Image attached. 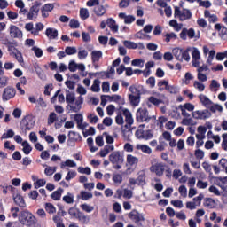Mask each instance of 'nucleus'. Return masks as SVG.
I'll use <instances>...</instances> for the list:
<instances>
[{
    "mask_svg": "<svg viewBox=\"0 0 227 227\" xmlns=\"http://www.w3.org/2000/svg\"><path fill=\"white\" fill-rule=\"evenodd\" d=\"M15 95H17V90L12 86H7L2 93V100L3 102H8V100L15 98Z\"/></svg>",
    "mask_w": 227,
    "mask_h": 227,
    "instance_id": "7",
    "label": "nucleus"
},
{
    "mask_svg": "<svg viewBox=\"0 0 227 227\" xmlns=\"http://www.w3.org/2000/svg\"><path fill=\"white\" fill-rule=\"evenodd\" d=\"M100 58H102V52L100 51H93L91 52L92 63L100 61Z\"/></svg>",
    "mask_w": 227,
    "mask_h": 227,
    "instance_id": "24",
    "label": "nucleus"
},
{
    "mask_svg": "<svg viewBox=\"0 0 227 227\" xmlns=\"http://www.w3.org/2000/svg\"><path fill=\"white\" fill-rule=\"evenodd\" d=\"M8 76L0 75V88H6L8 86Z\"/></svg>",
    "mask_w": 227,
    "mask_h": 227,
    "instance_id": "44",
    "label": "nucleus"
},
{
    "mask_svg": "<svg viewBox=\"0 0 227 227\" xmlns=\"http://www.w3.org/2000/svg\"><path fill=\"white\" fill-rule=\"evenodd\" d=\"M137 121H139L140 123L143 121H150L152 120L151 117L148 116V109L146 108H139L137 112Z\"/></svg>",
    "mask_w": 227,
    "mask_h": 227,
    "instance_id": "10",
    "label": "nucleus"
},
{
    "mask_svg": "<svg viewBox=\"0 0 227 227\" xmlns=\"http://www.w3.org/2000/svg\"><path fill=\"white\" fill-rule=\"evenodd\" d=\"M127 162L129 166H135V164H137L139 162V159L132 154H128Z\"/></svg>",
    "mask_w": 227,
    "mask_h": 227,
    "instance_id": "27",
    "label": "nucleus"
},
{
    "mask_svg": "<svg viewBox=\"0 0 227 227\" xmlns=\"http://www.w3.org/2000/svg\"><path fill=\"white\" fill-rule=\"evenodd\" d=\"M106 26L114 31V33H118V25H116V21L113 18H109L106 20Z\"/></svg>",
    "mask_w": 227,
    "mask_h": 227,
    "instance_id": "21",
    "label": "nucleus"
},
{
    "mask_svg": "<svg viewBox=\"0 0 227 227\" xmlns=\"http://www.w3.org/2000/svg\"><path fill=\"white\" fill-rule=\"evenodd\" d=\"M82 210H83V212H87L88 214H90V212H93V210H95V207L93 206H90L88 204H82L81 206Z\"/></svg>",
    "mask_w": 227,
    "mask_h": 227,
    "instance_id": "45",
    "label": "nucleus"
},
{
    "mask_svg": "<svg viewBox=\"0 0 227 227\" xmlns=\"http://www.w3.org/2000/svg\"><path fill=\"white\" fill-rule=\"evenodd\" d=\"M62 200L65 201V203H67V205H72V203H74V194L67 192V194L64 196Z\"/></svg>",
    "mask_w": 227,
    "mask_h": 227,
    "instance_id": "35",
    "label": "nucleus"
},
{
    "mask_svg": "<svg viewBox=\"0 0 227 227\" xmlns=\"http://www.w3.org/2000/svg\"><path fill=\"white\" fill-rule=\"evenodd\" d=\"M113 182L114 184H121V182H123V176H121V174H114L113 176Z\"/></svg>",
    "mask_w": 227,
    "mask_h": 227,
    "instance_id": "49",
    "label": "nucleus"
},
{
    "mask_svg": "<svg viewBox=\"0 0 227 227\" xmlns=\"http://www.w3.org/2000/svg\"><path fill=\"white\" fill-rule=\"evenodd\" d=\"M45 35L50 40H56L58 38V31L54 28H47Z\"/></svg>",
    "mask_w": 227,
    "mask_h": 227,
    "instance_id": "20",
    "label": "nucleus"
},
{
    "mask_svg": "<svg viewBox=\"0 0 227 227\" xmlns=\"http://www.w3.org/2000/svg\"><path fill=\"white\" fill-rule=\"evenodd\" d=\"M204 207L206 208H214L215 207V200L212 198H206L204 200Z\"/></svg>",
    "mask_w": 227,
    "mask_h": 227,
    "instance_id": "26",
    "label": "nucleus"
},
{
    "mask_svg": "<svg viewBox=\"0 0 227 227\" xmlns=\"http://www.w3.org/2000/svg\"><path fill=\"white\" fill-rule=\"evenodd\" d=\"M91 91L94 93H98L100 91V81L98 80H94L93 84L91 86Z\"/></svg>",
    "mask_w": 227,
    "mask_h": 227,
    "instance_id": "36",
    "label": "nucleus"
},
{
    "mask_svg": "<svg viewBox=\"0 0 227 227\" xmlns=\"http://www.w3.org/2000/svg\"><path fill=\"white\" fill-rule=\"evenodd\" d=\"M146 176L145 174L139 175L138 177L137 178V183L138 185H145L146 184Z\"/></svg>",
    "mask_w": 227,
    "mask_h": 227,
    "instance_id": "52",
    "label": "nucleus"
},
{
    "mask_svg": "<svg viewBox=\"0 0 227 227\" xmlns=\"http://www.w3.org/2000/svg\"><path fill=\"white\" fill-rule=\"evenodd\" d=\"M153 131H152V129L144 131L143 139H145V141H150V139H153Z\"/></svg>",
    "mask_w": 227,
    "mask_h": 227,
    "instance_id": "37",
    "label": "nucleus"
},
{
    "mask_svg": "<svg viewBox=\"0 0 227 227\" xmlns=\"http://www.w3.org/2000/svg\"><path fill=\"white\" fill-rule=\"evenodd\" d=\"M88 58V51L86 50H82L78 51L79 59H86Z\"/></svg>",
    "mask_w": 227,
    "mask_h": 227,
    "instance_id": "62",
    "label": "nucleus"
},
{
    "mask_svg": "<svg viewBox=\"0 0 227 227\" xmlns=\"http://www.w3.org/2000/svg\"><path fill=\"white\" fill-rule=\"evenodd\" d=\"M21 145L23 146V153L25 155H29L33 151V147H31V145H29L28 141H23Z\"/></svg>",
    "mask_w": 227,
    "mask_h": 227,
    "instance_id": "22",
    "label": "nucleus"
},
{
    "mask_svg": "<svg viewBox=\"0 0 227 227\" xmlns=\"http://www.w3.org/2000/svg\"><path fill=\"white\" fill-rule=\"evenodd\" d=\"M151 173H155L156 176H162L166 171V164L157 162L150 167Z\"/></svg>",
    "mask_w": 227,
    "mask_h": 227,
    "instance_id": "9",
    "label": "nucleus"
},
{
    "mask_svg": "<svg viewBox=\"0 0 227 227\" xmlns=\"http://www.w3.org/2000/svg\"><path fill=\"white\" fill-rule=\"evenodd\" d=\"M35 117L32 115H27L21 120L20 127L21 130L26 133L27 130L33 129V127H35Z\"/></svg>",
    "mask_w": 227,
    "mask_h": 227,
    "instance_id": "6",
    "label": "nucleus"
},
{
    "mask_svg": "<svg viewBox=\"0 0 227 227\" xmlns=\"http://www.w3.org/2000/svg\"><path fill=\"white\" fill-rule=\"evenodd\" d=\"M146 84H148L150 86V88H155V77L150 76L146 80Z\"/></svg>",
    "mask_w": 227,
    "mask_h": 227,
    "instance_id": "64",
    "label": "nucleus"
},
{
    "mask_svg": "<svg viewBox=\"0 0 227 227\" xmlns=\"http://www.w3.org/2000/svg\"><path fill=\"white\" fill-rule=\"evenodd\" d=\"M58 121V115L56 114V113L51 112L48 118V125H52V123H54V121Z\"/></svg>",
    "mask_w": 227,
    "mask_h": 227,
    "instance_id": "42",
    "label": "nucleus"
},
{
    "mask_svg": "<svg viewBox=\"0 0 227 227\" xmlns=\"http://www.w3.org/2000/svg\"><path fill=\"white\" fill-rule=\"evenodd\" d=\"M15 136L13 129H8L6 133H4L1 137V139H10Z\"/></svg>",
    "mask_w": 227,
    "mask_h": 227,
    "instance_id": "43",
    "label": "nucleus"
},
{
    "mask_svg": "<svg viewBox=\"0 0 227 227\" xmlns=\"http://www.w3.org/2000/svg\"><path fill=\"white\" fill-rule=\"evenodd\" d=\"M182 61H191V55H189V49H186L184 51H183V53H182Z\"/></svg>",
    "mask_w": 227,
    "mask_h": 227,
    "instance_id": "54",
    "label": "nucleus"
},
{
    "mask_svg": "<svg viewBox=\"0 0 227 227\" xmlns=\"http://www.w3.org/2000/svg\"><path fill=\"white\" fill-rule=\"evenodd\" d=\"M192 114L195 120H207V118H210V116H212V113L207 109L193 111Z\"/></svg>",
    "mask_w": 227,
    "mask_h": 227,
    "instance_id": "11",
    "label": "nucleus"
},
{
    "mask_svg": "<svg viewBox=\"0 0 227 227\" xmlns=\"http://www.w3.org/2000/svg\"><path fill=\"white\" fill-rule=\"evenodd\" d=\"M182 125H185L186 127H189V125H196V122L194 121V120H192V118H184L182 120Z\"/></svg>",
    "mask_w": 227,
    "mask_h": 227,
    "instance_id": "39",
    "label": "nucleus"
},
{
    "mask_svg": "<svg viewBox=\"0 0 227 227\" xmlns=\"http://www.w3.org/2000/svg\"><path fill=\"white\" fill-rule=\"evenodd\" d=\"M80 18L82 20H86V19L90 18V12L86 8H81L80 9Z\"/></svg>",
    "mask_w": 227,
    "mask_h": 227,
    "instance_id": "33",
    "label": "nucleus"
},
{
    "mask_svg": "<svg viewBox=\"0 0 227 227\" xmlns=\"http://www.w3.org/2000/svg\"><path fill=\"white\" fill-rule=\"evenodd\" d=\"M40 8H42V2L35 1L33 5L27 9L20 10V15H24L27 18V20H34L36 22V19H38V15L40 13Z\"/></svg>",
    "mask_w": 227,
    "mask_h": 227,
    "instance_id": "1",
    "label": "nucleus"
},
{
    "mask_svg": "<svg viewBox=\"0 0 227 227\" xmlns=\"http://www.w3.org/2000/svg\"><path fill=\"white\" fill-rule=\"evenodd\" d=\"M56 171V167H48L44 169V175L47 176H52V174Z\"/></svg>",
    "mask_w": 227,
    "mask_h": 227,
    "instance_id": "57",
    "label": "nucleus"
},
{
    "mask_svg": "<svg viewBox=\"0 0 227 227\" xmlns=\"http://www.w3.org/2000/svg\"><path fill=\"white\" fill-rule=\"evenodd\" d=\"M176 38H177L176 34H175L174 32L165 35V42L167 43H169V42H171V40H176Z\"/></svg>",
    "mask_w": 227,
    "mask_h": 227,
    "instance_id": "40",
    "label": "nucleus"
},
{
    "mask_svg": "<svg viewBox=\"0 0 227 227\" xmlns=\"http://www.w3.org/2000/svg\"><path fill=\"white\" fill-rule=\"evenodd\" d=\"M40 31H43V23L42 22H38L35 24V29H34L31 32V35H34L35 36H38V33H40Z\"/></svg>",
    "mask_w": 227,
    "mask_h": 227,
    "instance_id": "29",
    "label": "nucleus"
},
{
    "mask_svg": "<svg viewBox=\"0 0 227 227\" xmlns=\"http://www.w3.org/2000/svg\"><path fill=\"white\" fill-rule=\"evenodd\" d=\"M80 194H81V199L83 201H88V200H91V198H93V193L91 192L82 191L80 192Z\"/></svg>",
    "mask_w": 227,
    "mask_h": 227,
    "instance_id": "32",
    "label": "nucleus"
},
{
    "mask_svg": "<svg viewBox=\"0 0 227 227\" xmlns=\"http://www.w3.org/2000/svg\"><path fill=\"white\" fill-rule=\"evenodd\" d=\"M69 26H70L71 29H77V28H79V26H80L79 20H77L75 19L71 20L70 22H69Z\"/></svg>",
    "mask_w": 227,
    "mask_h": 227,
    "instance_id": "55",
    "label": "nucleus"
},
{
    "mask_svg": "<svg viewBox=\"0 0 227 227\" xmlns=\"http://www.w3.org/2000/svg\"><path fill=\"white\" fill-rule=\"evenodd\" d=\"M82 141V137L81 134L75 132V131H69L68 133V145H71L73 146H75V143Z\"/></svg>",
    "mask_w": 227,
    "mask_h": 227,
    "instance_id": "12",
    "label": "nucleus"
},
{
    "mask_svg": "<svg viewBox=\"0 0 227 227\" xmlns=\"http://www.w3.org/2000/svg\"><path fill=\"white\" fill-rule=\"evenodd\" d=\"M129 91H131L132 94L129 95V100L131 106L137 107V106H139V102H141V91L135 86H130Z\"/></svg>",
    "mask_w": 227,
    "mask_h": 227,
    "instance_id": "5",
    "label": "nucleus"
},
{
    "mask_svg": "<svg viewBox=\"0 0 227 227\" xmlns=\"http://www.w3.org/2000/svg\"><path fill=\"white\" fill-rule=\"evenodd\" d=\"M44 208L48 214H56V207L52 203H45Z\"/></svg>",
    "mask_w": 227,
    "mask_h": 227,
    "instance_id": "31",
    "label": "nucleus"
},
{
    "mask_svg": "<svg viewBox=\"0 0 227 227\" xmlns=\"http://www.w3.org/2000/svg\"><path fill=\"white\" fill-rule=\"evenodd\" d=\"M32 51L36 58H42L43 56V51L36 46L32 47Z\"/></svg>",
    "mask_w": 227,
    "mask_h": 227,
    "instance_id": "47",
    "label": "nucleus"
},
{
    "mask_svg": "<svg viewBox=\"0 0 227 227\" xmlns=\"http://www.w3.org/2000/svg\"><path fill=\"white\" fill-rule=\"evenodd\" d=\"M129 219L130 221H133L135 224H137V226H141V222L145 221V216L143 214L139 213V211L133 209L131 212L128 214Z\"/></svg>",
    "mask_w": 227,
    "mask_h": 227,
    "instance_id": "8",
    "label": "nucleus"
},
{
    "mask_svg": "<svg viewBox=\"0 0 227 227\" xmlns=\"http://www.w3.org/2000/svg\"><path fill=\"white\" fill-rule=\"evenodd\" d=\"M83 120H84V117H82V114H74V121L77 123V127H81V123H82Z\"/></svg>",
    "mask_w": 227,
    "mask_h": 227,
    "instance_id": "51",
    "label": "nucleus"
},
{
    "mask_svg": "<svg viewBox=\"0 0 227 227\" xmlns=\"http://www.w3.org/2000/svg\"><path fill=\"white\" fill-rule=\"evenodd\" d=\"M61 194H63V188H59L51 193V200H54V201H59V200H61Z\"/></svg>",
    "mask_w": 227,
    "mask_h": 227,
    "instance_id": "23",
    "label": "nucleus"
},
{
    "mask_svg": "<svg viewBox=\"0 0 227 227\" xmlns=\"http://www.w3.org/2000/svg\"><path fill=\"white\" fill-rule=\"evenodd\" d=\"M132 67H139V68H143L145 67V60L141 59H135L131 61Z\"/></svg>",
    "mask_w": 227,
    "mask_h": 227,
    "instance_id": "34",
    "label": "nucleus"
},
{
    "mask_svg": "<svg viewBox=\"0 0 227 227\" xmlns=\"http://www.w3.org/2000/svg\"><path fill=\"white\" fill-rule=\"evenodd\" d=\"M47 184V181L45 179H38L35 183V189H40V187H44V185Z\"/></svg>",
    "mask_w": 227,
    "mask_h": 227,
    "instance_id": "53",
    "label": "nucleus"
},
{
    "mask_svg": "<svg viewBox=\"0 0 227 227\" xmlns=\"http://www.w3.org/2000/svg\"><path fill=\"white\" fill-rule=\"evenodd\" d=\"M35 220L36 217H35L29 211H21L20 213L19 221L21 223V227L28 226Z\"/></svg>",
    "mask_w": 227,
    "mask_h": 227,
    "instance_id": "4",
    "label": "nucleus"
},
{
    "mask_svg": "<svg viewBox=\"0 0 227 227\" xmlns=\"http://www.w3.org/2000/svg\"><path fill=\"white\" fill-rule=\"evenodd\" d=\"M114 165V169H121V164L125 162V156L121 151H114L108 157Z\"/></svg>",
    "mask_w": 227,
    "mask_h": 227,
    "instance_id": "3",
    "label": "nucleus"
},
{
    "mask_svg": "<svg viewBox=\"0 0 227 227\" xmlns=\"http://www.w3.org/2000/svg\"><path fill=\"white\" fill-rule=\"evenodd\" d=\"M14 203L20 207L21 208H26V201H24V198L20 194H16L13 197Z\"/></svg>",
    "mask_w": 227,
    "mask_h": 227,
    "instance_id": "19",
    "label": "nucleus"
},
{
    "mask_svg": "<svg viewBox=\"0 0 227 227\" xmlns=\"http://www.w3.org/2000/svg\"><path fill=\"white\" fill-rule=\"evenodd\" d=\"M157 85L160 91H164V90H169V88H173L167 80H160Z\"/></svg>",
    "mask_w": 227,
    "mask_h": 227,
    "instance_id": "18",
    "label": "nucleus"
},
{
    "mask_svg": "<svg viewBox=\"0 0 227 227\" xmlns=\"http://www.w3.org/2000/svg\"><path fill=\"white\" fill-rule=\"evenodd\" d=\"M192 59H200L201 55H200V51L198 50V48H194V50L192 53Z\"/></svg>",
    "mask_w": 227,
    "mask_h": 227,
    "instance_id": "61",
    "label": "nucleus"
},
{
    "mask_svg": "<svg viewBox=\"0 0 227 227\" xmlns=\"http://www.w3.org/2000/svg\"><path fill=\"white\" fill-rule=\"evenodd\" d=\"M199 99L200 100V103L202 104V106H204V107H210V106H212V104H214L212 102V100H210V98H208V97H207L206 95L200 94L199 96Z\"/></svg>",
    "mask_w": 227,
    "mask_h": 227,
    "instance_id": "16",
    "label": "nucleus"
},
{
    "mask_svg": "<svg viewBox=\"0 0 227 227\" xmlns=\"http://www.w3.org/2000/svg\"><path fill=\"white\" fill-rule=\"evenodd\" d=\"M78 173H81L82 175H91V168H90L89 167H79Z\"/></svg>",
    "mask_w": 227,
    "mask_h": 227,
    "instance_id": "46",
    "label": "nucleus"
},
{
    "mask_svg": "<svg viewBox=\"0 0 227 227\" xmlns=\"http://www.w3.org/2000/svg\"><path fill=\"white\" fill-rule=\"evenodd\" d=\"M199 6H202L203 8H210V6H212V3H210L209 0H206V1H199Z\"/></svg>",
    "mask_w": 227,
    "mask_h": 227,
    "instance_id": "58",
    "label": "nucleus"
},
{
    "mask_svg": "<svg viewBox=\"0 0 227 227\" xmlns=\"http://www.w3.org/2000/svg\"><path fill=\"white\" fill-rule=\"evenodd\" d=\"M65 52L67 56H72L74 54H77V49L75 47L67 46L66 47Z\"/></svg>",
    "mask_w": 227,
    "mask_h": 227,
    "instance_id": "41",
    "label": "nucleus"
},
{
    "mask_svg": "<svg viewBox=\"0 0 227 227\" xmlns=\"http://www.w3.org/2000/svg\"><path fill=\"white\" fill-rule=\"evenodd\" d=\"M65 166H67V168H75V166H77V163H75V161L67 159L65 162H62L60 165L61 169H63V168H65Z\"/></svg>",
    "mask_w": 227,
    "mask_h": 227,
    "instance_id": "30",
    "label": "nucleus"
},
{
    "mask_svg": "<svg viewBox=\"0 0 227 227\" xmlns=\"http://www.w3.org/2000/svg\"><path fill=\"white\" fill-rule=\"evenodd\" d=\"M43 19H47L49 17V12L54 10V4H45L40 7Z\"/></svg>",
    "mask_w": 227,
    "mask_h": 227,
    "instance_id": "13",
    "label": "nucleus"
},
{
    "mask_svg": "<svg viewBox=\"0 0 227 227\" xmlns=\"http://www.w3.org/2000/svg\"><path fill=\"white\" fill-rule=\"evenodd\" d=\"M110 98H112L114 100V102H119V104H121V106H123V104H125V100H123V98H121V96L120 95H114L110 97Z\"/></svg>",
    "mask_w": 227,
    "mask_h": 227,
    "instance_id": "56",
    "label": "nucleus"
},
{
    "mask_svg": "<svg viewBox=\"0 0 227 227\" xmlns=\"http://www.w3.org/2000/svg\"><path fill=\"white\" fill-rule=\"evenodd\" d=\"M192 17V13L189 9H184L181 12V16H179V20L184 22V20H189Z\"/></svg>",
    "mask_w": 227,
    "mask_h": 227,
    "instance_id": "17",
    "label": "nucleus"
},
{
    "mask_svg": "<svg viewBox=\"0 0 227 227\" xmlns=\"http://www.w3.org/2000/svg\"><path fill=\"white\" fill-rule=\"evenodd\" d=\"M172 52H173L175 58L177 59V61L182 62V54L184 52V50L179 49V48H174Z\"/></svg>",
    "mask_w": 227,
    "mask_h": 227,
    "instance_id": "28",
    "label": "nucleus"
},
{
    "mask_svg": "<svg viewBox=\"0 0 227 227\" xmlns=\"http://www.w3.org/2000/svg\"><path fill=\"white\" fill-rule=\"evenodd\" d=\"M93 12L97 17H103V15H106L107 9H106L104 5L98 4V6L94 7Z\"/></svg>",
    "mask_w": 227,
    "mask_h": 227,
    "instance_id": "15",
    "label": "nucleus"
},
{
    "mask_svg": "<svg viewBox=\"0 0 227 227\" xmlns=\"http://www.w3.org/2000/svg\"><path fill=\"white\" fill-rule=\"evenodd\" d=\"M194 88H197L199 91H205V84L200 83V82L195 81L193 83Z\"/></svg>",
    "mask_w": 227,
    "mask_h": 227,
    "instance_id": "59",
    "label": "nucleus"
},
{
    "mask_svg": "<svg viewBox=\"0 0 227 227\" xmlns=\"http://www.w3.org/2000/svg\"><path fill=\"white\" fill-rule=\"evenodd\" d=\"M137 150H141L143 153L150 155L152 153V148L146 145H137Z\"/></svg>",
    "mask_w": 227,
    "mask_h": 227,
    "instance_id": "25",
    "label": "nucleus"
},
{
    "mask_svg": "<svg viewBox=\"0 0 227 227\" xmlns=\"http://www.w3.org/2000/svg\"><path fill=\"white\" fill-rule=\"evenodd\" d=\"M11 38H22V30H20L17 26L12 25L10 27Z\"/></svg>",
    "mask_w": 227,
    "mask_h": 227,
    "instance_id": "14",
    "label": "nucleus"
},
{
    "mask_svg": "<svg viewBox=\"0 0 227 227\" xmlns=\"http://www.w3.org/2000/svg\"><path fill=\"white\" fill-rule=\"evenodd\" d=\"M15 45H17V43H16V44H9V46H7V50H8V52H10V56L16 55L17 51H19V50H17V48H15Z\"/></svg>",
    "mask_w": 227,
    "mask_h": 227,
    "instance_id": "50",
    "label": "nucleus"
},
{
    "mask_svg": "<svg viewBox=\"0 0 227 227\" xmlns=\"http://www.w3.org/2000/svg\"><path fill=\"white\" fill-rule=\"evenodd\" d=\"M115 122L117 125H123L125 121H123V115L121 114H118L117 116L115 117Z\"/></svg>",
    "mask_w": 227,
    "mask_h": 227,
    "instance_id": "63",
    "label": "nucleus"
},
{
    "mask_svg": "<svg viewBox=\"0 0 227 227\" xmlns=\"http://www.w3.org/2000/svg\"><path fill=\"white\" fill-rule=\"evenodd\" d=\"M68 70L70 72H76L77 71V63H75V61H74V60L69 62Z\"/></svg>",
    "mask_w": 227,
    "mask_h": 227,
    "instance_id": "60",
    "label": "nucleus"
},
{
    "mask_svg": "<svg viewBox=\"0 0 227 227\" xmlns=\"http://www.w3.org/2000/svg\"><path fill=\"white\" fill-rule=\"evenodd\" d=\"M123 45L126 49H137V43L132 41H124Z\"/></svg>",
    "mask_w": 227,
    "mask_h": 227,
    "instance_id": "38",
    "label": "nucleus"
},
{
    "mask_svg": "<svg viewBox=\"0 0 227 227\" xmlns=\"http://www.w3.org/2000/svg\"><path fill=\"white\" fill-rule=\"evenodd\" d=\"M66 102L67 104H74V106H70V110L73 111V113H79L81 109H82V104H84V98L82 96H79L75 99V93L70 92V90H67L66 94Z\"/></svg>",
    "mask_w": 227,
    "mask_h": 227,
    "instance_id": "2",
    "label": "nucleus"
},
{
    "mask_svg": "<svg viewBox=\"0 0 227 227\" xmlns=\"http://www.w3.org/2000/svg\"><path fill=\"white\" fill-rule=\"evenodd\" d=\"M0 187L1 189H3L2 190L3 194H8V191L13 192V190L15 189L13 188V186L8 185L6 184L4 185H0Z\"/></svg>",
    "mask_w": 227,
    "mask_h": 227,
    "instance_id": "48",
    "label": "nucleus"
}]
</instances>
